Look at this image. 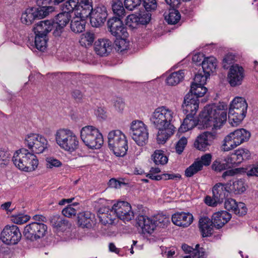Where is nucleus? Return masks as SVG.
I'll use <instances>...</instances> for the list:
<instances>
[{
    "mask_svg": "<svg viewBox=\"0 0 258 258\" xmlns=\"http://www.w3.org/2000/svg\"><path fill=\"white\" fill-rule=\"evenodd\" d=\"M131 209L132 207L130 203L125 201H119L113 205L111 212H113L116 215H122L123 212Z\"/></svg>",
    "mask_w": 258,
    "mask_h": 258,
    "instance_id": "ea45409f",
    "label": "nucleus"
},
{
    "mask_svg": "<svg viewBox=\"0 0 258 258\" xmlns=\"http://www.w3.org/2000/svg\"><path fill=\"white\" fill-rule=\"evenodd\" d=\"M108 16V12L106 8L99 5L94 8L91 18H90V24L93 27H100L103 25Z\"/></svg>",
    "mask_w": 258,
    "mask_h": 258,
    "instance_id": "f3484780",
    "label": "nucleus"
},
{
    "mask_svg": "<svg viewBox=\"0 0 258 258\" xmlns=\"http://www.w3.org/2000/svg\"><path fill=\"white\" fill-rule=\"evenodd\" d=\"M126 38L123 37H116L113 45V48H115L116 51L121 52L128 49L130 42L126 40Z\"/></svg>",
    "mask_w": 258,
    "mask_h": 258,
    "instance_id": "58836bf2",
    "label": "nucleus"
},
{
    "mask_svg": "<svg viewBox=\"0 0 258 258\" xmlns=\"http://www.w3.org/2000/svg\"><path fill=\"white\" fill-rule=\"evenodd\" d=\"M62 215L67 217H71L76 214V210L72 207V205H68L62 210Z\"/></svg>",
    "mask_w": 258,
    "mask_h": 258,
    "instance_id": "e2e57ef3",
    "label": "nucleus"
},
{
    "mask_svg": "<svg viewBox=\"0 0 258 258\" xmlns=\"http://www.w3.org/2000/svg\"><path fill=\"white\" fill-rule=\"evenodd\" d=\"M92 3L89 0H80L78 7L77 14L79 15L80 19L86 20L91 18L94 9Z\"/></svg>",
    "mask_w": 258,
    "mask_h": 258,
    "instance_id": "393cba45",
    "label": "nucleus"
},
{
    "mask_svg": "<svg viewBox=\"0 0 258 258\" xmlns=\"http://www.w3.org/2000/svg\"><path fill=\"white\" fill-rule=\"evenodd\" d=\"M111 9L114 16L117 17H124L125 15V11L121 0H112L111 2Z\"/></svg>",
    "mask_w": 258,
    "mask_h": 258,
    "instance_id": "c9c22d12",
    "label": "nucleus"
},
{
    "mask_svg": "<svg viewBox=\"0 0 258 258\" xmlns=\"http://www.w3.org/2000/svg\"><path fill=\"white\" fill-rule=\"evenodd\" d=\"M77 221L79 226L89 229L95 224V215L89 211L80 212L77 215Z\"/></svg>",
    "mask_w": 258,
    "mask_h": 258,
    "instance_id": "b1692460",
    "label": "nucleus"
},
{
    "mask_svg": "<svg viewBox=\"0 0 258 258\" xmlns=\"http://www.w3.org/2000/svg\"><path fill=\"white\" fill-rule=\"evenodd\" d=\"M22 234L19 227L15 225H7L1 232L0 239L7 245L17 244L21 239Z\"/></svg>",
    "mask_w": 258,
    "mask_h": 258,
    "instance_id": "4468645a",
    "label": "nucleus"
},
{
    "mask_svg": "<svg viewBox=\"0 0 258 258\" xmlns=\"http://www.w3.org/2000/svg\"><path fill=\"white\" fill-rule=\"evenodd\" d=\"M108 147L117 157H124L128 149L127 141L119 130L110 132L108 135Z\"/></svg>",
    "mask_w": 258,
    "mask_h": 258,
    "instance_id": "39448f33",
    "label": "nucleus"
},
{
    "mask_svg": "<svg viewBox=\"0 0 258 258\" xmlns=\"http://www.w3.org/2000/svg\"><path fill=\"white\" fill-rule=\"evenodd\" d=\"M126 184L123 181L117 180L114 178L110 179L108 182L109 187L115 188H120L122 185H126Z\"/></svg>",
    "mask_w": 258,
    "mask_h": 258,
    "instance_id": "0e129e2a",
    "label": "nucleus"
},
{
    "mask_svg": "<svg viewBox=\"0 0 258 258\" xmlns=\"http://www.w3.org/2000/svg\"><path fill=\"white\" fill-rule=\"evenodd\" d=\"M231 214L226 211L221 210L214 213L212 215V219L214 220L215 227L219 229L231 219Z\"/></svg>",
    "mask_w": 258,
    "mask_h": 258,
    "instance_id": "a878e982",
    "label": "nucleus"
},
{
    "mask_svg": "<svg viewBox=\"0 0 258 258\" xmlns=\"http://www.w3.org/2000/svg\"><path fill=\"white\" fill-rule=\"evenodd\" d=\"M72 15L70 13L64 10L55 15L53 19H51V20L53 21V26L55 24H58L65 27L70 21Z\"/></svg>",
    "mask_w": 258,
    "mask_h": 258,
    "instance_id": "2f4dec72",
    "label": "nucleus"
},
{
    "mask_svg": "<svg viewBox=\"0 0 258 258\" xmlns=\"http://www.w3.org/2000/svg\"><path fill=\"white\" fill-rule=\"evenodd\" d=\"M172 118V111L164 106H161L155 110L150 120L156 129L175 128L171 123Z\"/></svg>",
    "mask_w": 258,
    "mask_h": 258,
    "instance_id": "0eeeda50",
    "label": "nucleus"
},
{
    "mask_svg": "<svg viewBox=\"0 0 258 258\" xmlns=\"http://www.w3.org/2000/svg\"><path fill=\"white\" fill-rule=\"evenodd\" d=\"M199 98L189 92L186 94L182 104L183 113L186 114L180 128L185 131L198 126L200 129L213 126H220L227 120V111L224 105L212 104L206 105L200 112L197 119L194 118L199 107Z\"/></svg>",
    "mask_w": 258,
    "mask_h": 258,
    "instance_id": "f257e3e1",
    "label": "nucleus"
},
{
    "mask_svg": "<svg viewBox=\"0 0 258 258\" xmlns=\"http://www.w3.org/2000/svg\"><path fill=\"white\" fill-rule=\"evenodd\" d=\"M130 134L139 146H143L148 143V131L142 121L135 120L132 122Z\"/></svg>",
    "mask_w": 258,
    "mask_h": 258,
    "instance_id": "f8f14e48",
    "label": "nucleus"
},
{
    "mask_svg": "<svg viewBox=\"0 0 258 258\" xmlns=\"http://www.w3.org/2000/svg\"><path fill=\"white\" fill-rule=\"evenodd\" d=\"M86 23V20L84 19L73 20L70 24L71 29L75 33H81L85 31Z\"/></svg>",
    "mask_w": 258,
    "mask_h": 258,
    "instance_id": "a19ab883",
    "label": "nucleus"
},
{
    "mask_svg": "<svg viewBox=\"0 0 258 258\" xmlns=\"http://www.w3.org/2000/svg\"><path fill=\"white\" fill-rule=\"evenodd\" d=\"M229 157L230 162L232 163L233 167L239 165L244 160H249L251 158L250 151L244 148H240L234 151Z\"/></svg>",
    "mask_w": 258,
    "mask_h": 258,
    "instance_id": "aec40b11",
    "label": "nucleus"
},
{
    "mask_svg": "<svg viewBox=\"0 0 258 258\" xmlns=\"http://www.w3.org/2000/svg\"><path fill=\"white\" fill-rule=\"evenodd\" d=\"M228 186L230 193L232 192L235 195L243 194L248 187L243 179H239L233 181L232 184L228 183Z\"/></svg>",
    "mask_w": 258,
    "mask_h": 258,
    "instance_id": "c85d7f7f",
    "label": "nucleus"
},
{
    "mask_svg": "<svg viewBox=\"0 0 258 258\" xmlns=\"http://www.w3.org/2000/svg\"><path fill=\"white\" fill-rule=\"evenodd\" d=\"M106 212L107 214H103L99 216L100 222L104 225H106V224H111L113 222L114 220V218L110 214V212H112L111 211L110 212V213H108V212H109V209H107Z\"/></svg>",
    "mask_w": 258,
    "mask_h": 258,
    "instance_id": "603ef678",
    "label": "nucleus"
},
{
    "mask_svg": "<svg viewBox=\"0 0 258 258\" xmlns=\"http://www.w3.org/2000/svg\"><path fill=\"white\" fill-rule=\"evenodd\" d=\"M171 220L178 226L187 227L192 223L194 217L189 212H176L172 215Z\"/></svg>",
    "mask_w": 258,
    "mask_h": 258,
    "instance_id": "412c9836",
    "label": "nucleus"
},
{
    "mask_svg": "<svg viewBox=\"0 0 258 258\" xmlns=\"http://www.w3.org/2000/svg\"><path fill=\"white\" fill-rule=\"evenodd\" d=\"M175 128L158 129L157 142L159 144H164L170 137L174 134Z\"/></svg>",
    "mask_w": 258,
    "mask_h": 258,
    "instance_id": "72a5a7b5",
    "label": "nucleus"
},
{
    "mask_svg": "<svg viewBox=\"0 0 258 258\" xmlns=\"http://www.w3.org/2000/svg\"><path fill=\"white\" fill-rule=\"evenodd\" d=\"M124 17L112 16L107 21V28L110 34L115 37H127L128 33L127 27L123 23L122 19Z\"/></svg>",
    "mask_w": 258,
    "mask_h": 258,
    "instance_id": "2eb2a0df",
    "label": "nucleus"
},
{
    "mask_svg": "<svg viewBox=\"0 0 258 258\" xmlns=\"http://www.w3.org/2000/svg\"><path fill=\"white\" fill-rule=\"evenodd\" d=\"M94 50L101 56H107L111 52L113 45L108 39H99L94 43Z\"/></svg>",
    "mask_w": 258,
    "mask_h": 258,
    "instance_id": "6ab92c4d",
    "label": "nucleus"
},
{
    "mask_svg": "<svg viewBox=\"0 0 258 258\" xmlns=\"http://www.w3.org/2000/svg\"><path fill=\"white\" fill-rule=\"evenodd\" d=\"M64 0H36V6L27 8L23 13L21 20L22 23L31 25L35 20L42 19L54 11L55 8L49 6L52 2L58 5Z\"/></svg>",
    "mask_w": 258,
    "mask_h": 258,
    "instance_id": "f03ea898",
    "label": "nucleus"
},
{
    "mask_svg": "<svg viewBox=\"0 0 258 258\" xmlns=\"http://www.w3.org/2000/svg\"><path fill=\"white\" fill-rule=\"evenodd\" d=\"M143 6L147 12H152L156 10L157 2L156 0H142Z\"/></svg>",
    "mask_w": 258,
    "mask_h": 258,
    "instance_id": "09e8293b",
    "label": "nucleus"
},
{
    "mask_svg": "<svg viewBox=\"0 0 258 258\" xmlns=\"http://www.w3.org/2000/svg\"><path fill=\"white\" fill-rule=\"evenodd\" d=\"M12 161L18 168L26 172L34 171L38 165V160L34 154L24 148L15 152Z\"/></svg>",
    "mask_w": 258,
    "mask_h": 258,
    "instance_id": "7ed1b4c3",
    "label": "nucleus"
},
{
    "mask_svg": "<svg viewBox=\"0 0 258 258\" xmlns=\"http://www.w3.org/2000/svg\"><path fill=\"white\" fill-rule=\"evenodd\" d=\"M245 76L244 70L237 64H232L229 69L227 80L231 87H234L242 84Z\"/></svg>",
    "mask_w": 258,
    "mask_h": 258,
    "instance_id": "dca6fc26",
    "label": "nucleus"
},
{
    "mask_svg": "<svg viewBox=\"0 0 258 258\" xmlns=\"http://www.w3.org/2000/svg\"><path fill=\"white\" fill-rule=\"evenodd\" d=\"M152 159L156 165H164L167 163L168 158L164 154V152L160 150H156L152 156Z\"/></svg>",
    "mask_w": 258,
    "mask_h": 258,
    "instance_id": "37998d69",
    "label": "nucleus"
},
{
    "mask_svg": "<svg viewBox=\"0 0 258 258\" xmlns=\"http://www.w3.org/2000/svg\"><path fill=\"white\" fill-rule=\"evenodd\" d=\"M250 133L246 130L241 128L230 133L225 137L222 147L224 151H228L244 142L249 140Z\"/></svg>",
    "mask_w": 258,
    "mask_h": 258,
    "instance_id": "6e6552de",
    "label": "nucleus"
},
{
    "mask_svg": "<svg viewBox=\"0 0 258 258\" xmlns=\"http://www.w3.org/2000/svg\"><path fill=\"white\" fill-rule=\"evenodd\" d=\"M236 202L235 200L230 198L225 200L224 203L225 209L228 211H232L234 213V208H236Z\"/></svg>",
    "mask_w": 258,
    "mask_h": 258,
    "instance_id": "052dcab7",
    "label": "nucleus"
},
{
    "mask_svg": "<svg viewBox=\"0 0 258 258\" xmlns=\"http://www.w3.org/2000/svg\"><path fill=\"white\" fill-rule=\"evenodd\" d=\"M79 2V0L68 1L64 4L63 11L66 10L67 12H69L71 14L74 10L77 11Z\"/></svg>",
    "mask_w": 258,
    "mask_h": 258,
    "instance_id": "de8ad7c7",
    "label": "nucleus"
},
{
    "mask_svg": "<svg viewBox=\"0 0 258 258\" xmlns=\"http://www.w3.org/2000/svg\"><path fill=\"white\" fill-rule=\"evenodd\" d=\"M50 222L53 227L58 229H63L68 225L69 222L63 217L60 215H53L50 218Z\"/></svg>",
    "mask_w": 258,
    "mask_h": 258,
    "instance_id": "4c0bfd02",
    "label": "nucleus"
},
{
    "mask_svg": "<svg viewBox=\"0 0 258 258\" xmlns=\"http://www.w3.org/2000/svg\"><path fill=\"white\" fill-rule=\"evenodd\" d=\"M24 144L34 154H40L47 148L48 142L41 135L30 134L27 135Z\"/></svg>",
    "mask_w": 258,
    "mask_h": 258,
    "instance_id": "ddd939ff",
    "label": "nucleus"
},
{
    "mask_svg": "<svg viewBox=\"0 0 258 258\" xmlns=\"http://www.w3.org/2000/svg\"><path fill=\"white\" fill-rule=\"evenodd\" d=\"M183 70L172 73L166 79V83L170 86H175L179 83L184 78Z\"/></svg>",
    "mask_w": 258,
    "mask_h": 258,
    "instance_id": "e433bc0d",
    "label": "nucleus"
},
{
    "mask_svg": "<svg viewBox=\"0 0 258 258\" xmlns=\"http://www.w3.org/2000/svg\"><path fill=\"white\" fill-rule=\"evenodd\" d=\"M210 75L204 74V75L201 74H198L195 75L194 79V81L191 84H197L199 85H204L206 83V81L208 77Z\"/></svg>",
    "mask_w": 258,
    "mask_h": 258,
    "instance_id": "13d9d810",
    "label": "nucleus"
},
{
    "mask_svg": "<svg viewBox=\"0 0 258 258\" xmlns=\"http://www.w3.org/2000/svg\"><path fill=\"white\" fill-rule=\"evenodd\" d=\"M212 155L211 154H206L203 155L201 158V161H196L197 162H200L203 167V165L207 166H209L211 162Z\"/></svg>",
    "mask_w": 258,
    "mask_h": 258,
    "instance_id": "69168bd1",
    "label": "nucleus"
},
{
    "mask_svg": "<svg viewBox=\"0 0 258 258\" xmlns=\"http://www.w3.org/2000/svg\"><path fill=\"white\" fill-rule=\"evenodd\" d=\"M142 0H124V7L130 10L133 11L141 5Z\"/></svg>",
    "mask_w": 258,
    "mask_h": 258,
    "instance_id": "3c124183",
    "label": "nucleus"
},
{
    "mask_svg": "<svg viewBox=\"0 0 258 258\" xmlns=\"http://www.w3.org/2000/svg\"><path fill=\"white\" fill-rule=\"evenodd\" d=\"M151 12H144L140 13L138 16L136 15H131L128 16V19L133 22L138 23L139 25H147L148 24L151 19Z\"/></svg>",
    "mask_w": 258,
    "mask_h": 258,
    "instance_id": "7c9ffc66",
    "label": "nucleus"
},
{
    "mask_svg": "<svg viewBox=\"0 0 258 258\" xmlns=\"http://www.w3.org/2000/svg\"><path fill=\"white\" fill-rule=\"evenodd\" d=\"M114 106L118 111H121L124 108L125 103L122 99L116 97L114 99Z\"/></svg>",
    "mask_w": 258,
    "mask_h": 258,
    "instance_id": "338daca9",
    "label": "nucleus"
},
{
    "mask_svg": "<svg viewBox=\"0 0 258 258\" xmlns=\"http://www.w3.org/2000/svg\"><path fill=\"white\" fill-rule=\"evenodd\" d=\"M30 217L27 215L19 214L12 216V221L17 224H22L29 220Z\"/></svg>",
    "mask_w": 258,
    "mask_h": 258,
    "instance_id": "8fccbe9b",
    "label": "nucleus"
},
{
    "mask_svg": "<svg viewBox=\"0 0 258 258\" xmlns=\"http://www.w3.org/2000/svg\"><path fill=\"white\" fill-rule=\"evenodd\" d=\"M206 252L203 247L199 249H193L192 253V258H205Z\"/></svg>",
    "mask_w": 258,
    "mask_h": 258,
    "instance_id": "774afa93",
    "label": "nucleus"
},
{
    "mask_svg": "<svg viewBox=\"0 0 258 258\" xmlns=\"http://www.w3.org/2000/svg\"><path fill=\"white\" fill-rule=\"evenodd\" d=\"M47 226L44 223L31 222L24 227L23 234L25 239L34 242L44 238L47 234Z\"/></svg>",
    "mask_w": 258,
    "mask_h": 258,
    "instance_id": "9d476101",
    "label": "nucleus"
},
{
    "mask_svg": "<svg viewBox=\"0 0 258 258\" xmlns=\"http://www.w3.org/2000/svg\"><path fill=\"white\" fill-rule=\"evenodd\" d=\"M229 157L228 156L224 160V162H222L219 159L214 161L211 166L212 170L216 172H221L228 168H233L232 164H230Z\"/></svg>",
    "mask_w": 258,
    "mask_h": 258,
    "instance_id": "f704fd0d",
    "label": "nucleus"
},
{
    "mask_svg": "<svg viewBox=\"0 0 258 258\" xmlns=\"http://www.w3.org/2000/svg\"><path fill=\"white\" fill-rule=\"evenodd\" d=\"M46 166L47 168H53V167H59L61 166V162L58 159L53 157H49L46 158Z\"/></svg>",
    "mask_w": 258,
    "mask_h": 258,
    "instance_id": "864d4df0",
    "label": "nucleus"
},
{
    "mask_svg": "<svg viewBox=\"0 0 258 258\" xmlns=\"http://www.w3.org/2000/svg\"><path fill=\"white\" fill-rule=\"evenodd\" d=\"M202 170V166L200 162L195 161L190 166L185 170V176L190 177L194 174Z\"/></svg>",
    "mask_w": 258,
    "mask_h": 258,
    "instance_id": "c03bdc74",
    "label": "nucleus"
},
{
    "mask_svg": "<svg viewBox=\"0 0 258 258\" xmlns=\"http://www.w3.org/2000/svg\"><path fill=\"white\" fill-rule=\"evenodd\" d=\"M172 8L169 9L168 12L164 14V19L169 25L177 24L181 19V15L179 12L177 10L179 6L173 7L170 6Z\"/></svg>",
    "mask_w": 258,
    "mask_h": 258,
    "instance_id": "cd10ccee",
    "label": "nucleus"
},
{
    "mask_svg": "<svg viewBox=\"0 0 258 258\" xmlns=\"http://www.w3.org/2000/svg\"><path fill=\"white\" fill-rule=\"evenodd\" d=\"M247 104L245 99L241 97H235L230 104L228 120L233 126L238 125L246 116Z\"/></svg>",
    "mask_w": 258,
    "mask_h": 258,
    "instance_id": "20e7f679",
    "label": "nucleus"
},
{
    "mask_svg": "<svg viewBox=\"0 0 258 258\" xmlns=\"http://www.w3.org/2000/svg\"><path fill=\"white\" fill-rule=\"evenodd\" d=\"M216 138L215 133L205 132L200 135L194 142V147L199 150L205 151L208 149Z\"/></svg>",
    "mask_w": 258,
    "mask_h": 258,
    "instance_id": "a211bd4d",
    "label": "nucleus"
},
{
    "mask_svg": "<svg viewBox=\"0 0 258 258\" xmlns=\"http://www.w3.org/2000/svg\"><path fill=\"white\" fill-rule=\"evenodd\" d=\"M187 143V139L184 137H182L179 140L175 146L176 152L178 154L180 155L183 152Z\"/></svg>",
    "mask_w": 258,
    "mask_h": 258,
    "instance_id": "5fc2aeb1",
    "label": "nucleus"
},
{
    "mask_svg": "<svg viewBox=\"0 0 258 258\" xmlns=\"http://www.w3.org/2000/svg\"><path fill=\"white\" fill-rule=\"evenodd\" d=\"M55 140L60 147L72 152L78 147L77 137L69 130L60 129L55 134Z\"/></svg>",
    "mask_w": 258,
    "mask_h": 258,
    "instance_id": "1a4fd4ad",
    "label": "nucleus"
},
{
    "mask_svg": "<svg viewBox=\"0 0 258 258\" xmlns=\"http://www.w3.org/2000/svg\"><path fill=\"white\" fill-rule=\"evenodd\" d=\"M35 47L40 51H44L47 48L48 37L47 35L34 33Z\"/></svg>",
    "mask_w": 258,
    "mask_h": 258,
    "instance_id": "473e14b6",
    "label": "nucleus"
},
{
    "mask_svg": "<svg viewBox=\"0 0 258 258\" xmlns=\"http://www.w3.org/2000/svg\"><path fill=\"white\" fill-rule=\"evenodd\" d=\"M154 225H155V229L156 227L160 228L166 227L170 224L169 219L164 216L158 215L154 218Z\"/></svg>",
    "mask_w": 258,
    "mask_h": 258,
    "instance_id": "a18cd8bd",
    "label": "nucleus"
},
{
    "mask_svg": "<svg viewBox=\"0 0 258 258\" xmlns=\"http://www.w3.org/2000/svg\"><path fill=\"white\" fill-rule=\"evenodd\" d=\"M228 187V182L216 183L212 188V197L207 196L205 198V203L207 205L213 207H216L218 204L222 203L230 194Z\"/></svg>",
    "mask_w": 258,
    "mask_h": 258,
    "instance_id": "9b49d317",
    "label": "nucleus"
},
{
    "mask_svg": "<svg viewBox=\"0 0 258 258\" xmlns=\"http://www.w3.org/2000/svg\"><path fill=\"white\" fill-rule=\"evenodd\" d=\"M64 27L58 24H55L53 26V36L55 38H60L64 31Z\"/></svg>",
    "mask_w": 258,
    "mask_h": 258,
    "instance_id": "680f3d73",
    "label": "nucleus"
},
{
    "mask_svg": "<svg viewBox=\"0 0 258 258\" xmlns=\"http://www.w3.org/2000/svg\"><path fill=\"white\" fill-rule=\"evenodd\" d=\"M116 216L123 221H130L134 217V213L131 210L123 212L122 215H116Z\"/></svg>",
    "mask_w": 258,
    "mask_h": 258,
    "instance_id": "bf43d9fd",
    "label": "nucleus"
},
{
    "mask_svg": "<svg viewBox=\"0 0 258 258\" xmlns=\"http://www.w3.org/2000/svg\"><path fill=\"white\" fill-rule=\"evenodd\" d=\"M137 225L144 234H151L155 230L154 220L148 216L139 214L136 218Z\"/></svg>",
    "mask_w": 258,
    "mask_h": 258,
    "instance_id": "4be33fe9",
    "label": "nucleus"
},
{
    "mask_svg": "<svg viewBox=\"0 0 258 258\" xmlns=\"http://www.w3.org/2000/svg\"><path fill=\"white\" fill-rule=\"evenodd\" d=\"M217 59L212 56L204 57L202 62V67L204 74L210 75L211 72L216 70Z\"/></svg>",
    "mask_w": 258,
    "mask_h": 258,
    "instance_id": "c756f323",
    "label": "nucleus"
},
{
    "mask_svg": "<svg viewBox=\"0 0 258 258\" xmlns=\"http://www.w3.org/2000/svg\"><path fill=\"white\" fill-rule=\"evenodd\" d=\"M215 227L214 220L207 216L201 217L199 221V227L203 237H210L213 233Z\"/></svg>",
    "mask_w": 258,
    "mask_h": 258,
    "instance_id": "5701e85b",
    "label": "nucleus"
},
{
    "mask_svg": "<svg viewBox=\"0 0 258 258\" xmlns=\"http://www.w3.org/2000/svg\"><path fill=\"white\" fill-rule=\"evenodd\" d=\"M80 134L81 140L90 149H99L103 144L102 134L93 126L87 125L82 127Z\"/></svg>",
    "mask_w": 258,
    "mask_h": 258,
    "instance_id": "423d86ee",
    "label": "nucleus"
},
{
    "mask_svg": "<svg viewBox=\"0 0 258 258\" xmlns=\"http://www.w3.org/2000/svg\"><path fill=\"white\" fill-rule=\"evenodd\" d=\"M236 208H234V214L239 216H242L247 213V208L244 203L242 202L236 203Z\"/></svg>",
    "mask_w": 258,
    "mask_h": 258,
    "instance_id": "4d7b16f0",
    "label": "nucleus"
},
{
    "mask_svg": "<svg viewBox=\"0 0 258 258\" xmlns=\"http://www.w3.org/2000/svg\"><path fill=\"white\" fill-rule=\"evenodd\" d=\"M53 21L50 20L40 21L35 24L33 27L32 31L34 33H38L47 35L53 30Z\"/></svg>",
    "mask_w": 258,
    "mask_h": 258,
    "instance_id": "bb28decb",
    "label": "nucleus"
},
{
    "mask_svg": "<svg viewBox=\"0 0 258 258\" xmlns=\"http://www.w3.org/2000/svg\"><path fill=\"white\" fill-rule=\"evenodd\" d=\"M208 89L204 85H199L197 84H191L189 92L197 98L202 97L206 93Z\"/></svg>",
    "mask_w": 258,
    "mask_h": 258,
    "instance_id": "79ce46f5",
    "label": "nucleus"
},
{
    "mask_svg": "<svg viewBox=\"0 0 258 258\" xmlns=\"http://www.w3.org/2000/svg\"><path fill=\"white\" fill-rule=\"evenodd\" d=\"M234 56L232 54H227L223 58L222 60V67L224 69H230L231 64L233 63Z\"/></svg>",
    "mask_w": 258,
    "mask_h": 258,
    "instance_id": "6e6d98bb",
    "label": "nucleus"
},
{
    "mask_svg": "<svg viewBox=\"0 0 258 258\" xmlns=\"http://www.w3.org/2000/svg\"><path fill=\"white\" fill-rule=\"evenodd\" d=\"M10 154L5 149L0 148V167L5 168L8 165Z\"/></svg>",
    "mask_w": 258,
    "mask_h": 258,
    "instance_id": "49530a36",
    "label": "nucleus"
}]
</instances>
